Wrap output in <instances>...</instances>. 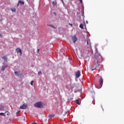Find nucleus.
Returning <instances> with one entry per match:
<instances>
[{
    "instance_id": "f8f14e48",
    "label": "nucleus",
    "mask_w": 124,
    "mask_h": 124,
    "mask_svg": "<svg viewBox=\"0 0 124 124\" xmlns=\"http://www.w3.org/2000/svg\"><path fill=\"white\" fill-rule=\"evenodd\" d=\"M11 10L13 13H15L16 11V9L15 8H11Z\"/></svg>"
},
{
    "instance_id": "5701e85b",
    "label": "nucleus",
    "mask_w": 124,
    "mask_h": 124,
    "mask_svg": "<svg viewBox=\"0 0 124 124\" xmlns=\"http://www.w3.org/2000/svg\"><path fill=\"white\" fill-rule=\"evenodd\" d=\"M79 2H80L81 4L82 3V0H79Z\"/></svg>"
},
{
    "instance_id": "cd10ccee",
    "label": "nucleus",
    "mask_w": 124,
    "mask_h": 124,
    "mask_svg": "<svg viewBox=\"0 0 124 124\" xmlns=\"http://www.w3.org/2000/svg\"><path fill=\"white\" fill-rule=\"evenodd\" d=\"M0 37H2V35L0 34Z\"/></svg>"
},
{
    "instance_id": "b1692460",
    "label": "nucleus",
    "mask_w": 124,
    "mask_h": 124,
    "mask_svg": "<svg viewBox=\"0 0 124 124\" xmlns=\"http://www.w3.org/2000/svg\"><path fill=\"white\" fill-rule=\"evenodd\" d=\"M52 4H53L54 5H56L55 2H52Z\"/></svg>"
},
{
    "instance_id": "bb28decb",
    "label": "nucleus",
    "mask_w": 124,
    "mask_h": 124,
    "mask_svg": "<svg viewBox=\"0 0 124 124\" xmlns=\"http://www.w3.org/2000/svg\"><path fill=\"white\" fill-rule=\"evenodd\" d=\"M69 25L71 26V27H73V24L69 23Z\"/></svg>"
},
{
    "instance_id": "ddd939ff",
    "label": "nucleus",
    "mask_w": 124,
    "mask_h": 124,
    "mask_svg": "<svg viewBox=\"0 0 124 124\" xmlns=\"http://www.w3.org/2000/svg\"><path fill=\"white\" fill-rule=\"evenodd\" d=\"M15 75L17 77H21V75H19L18 72H15Z\"/></svg>"
},
{
    "instance_id": "0eeeda50",
    "label": "nucleus",
    "mask_w": 124,
    "mask_h": 124,
    "mask_svg": "<svg viewBox=\"0 0 124 124\" xmlns=\"http://www.w3.org/2000/svg\"><path fill=\"white\" fill-rule=\"evenodd\" d=\"M16 51H17V53H20V55H22V50L20 48H16Z\"/></svg>"
},
{
    "instance_id": "7c9ffc66",
    "label": "nucleus",
    "mask_w": 124,
    "mask_h": 124,
    "mask_svg": "<svg viewBox=\"0 0 124 124\" xmlns=\"http://www.w3.org/2000/svg\"><path fill=\"white\" fill-rule=\"evenodd\" d=\"M1 21V20H0V21Z\"/></svg>"
},
{
    "instance_id": "20e7f679",
    "label": "nucleus",
    "mask_w": 124,
    "mask_h": 124,
    "mask_svg": "<svg viewBox=\"0 0 124 124\" xmlns=\"http://www.w3.org/2000/svg\"><path fill=\"white\" fill-rule=\"evenodd\" d=\"M72 38L73 43L76 44V41H78V38L75 35L72 36Z\"/></svg>"
},
{
    "instance_id": "7ed1b4c3",
    "label": "nucleus",
    "mask_w": 124,
    "mask_h": 124,
    "mask_svg": "<svg viewBox=\"0 0 124 124\" xmlns=\"http://www.w3.org/2000/svg\"><path fill=\"white\" fill-rule=\"evenodd\" d=\"M86 43L87 44V46H87V48H91L92 46H91V40H89V39H87V40H86Z\"/></svg>"
},
{
    "instance_id": "39448f33",
    "label": "nucleus",
    "mask_w": 124,
    "mask_h": 124,
    "mask_svg": "<svg viewBox=\"0 0 124 124\" xmlns=\"http://www.w3.org/2000/svg\"><path fill=\"white\" fill-rule=\"evenodd\" d=\"M28 108V106L26 104H23L22 106L20 107V109H26Z\"/></svg>"
},
{
    "instance_id": "393cba45",
    "label": "nucleus",
    "mask_w": 124,
    "mask_h": 124,
    "mask_svg": "<svg viewBox=\"0 0 124 124\" xmlns=\"http://www.w3.org/2000/svg\"><path fill=\"white\" fill-rule=\"evenodd\" d=\"M39 51H40V49H37V53H38V54H39Z\"/></svg>"
},
{
    "instance_id": "9b49d317",
    "label": "nucleus",
    "mask_w": 124,
    "mask_h": 124,
    "mask_svg": "<svg viewBox=\"0 0 124 124\" xmlns=\"http://www.w3.org/2000/svg\"><path fill=\"white\" fill-rule=\"evenodd\" d=\"M103 80L102 78L99 79V85L101 86L103 85Z\"/></svg>"
},
{
    "instance_id": "dca6fc26",
    "label": "nucleus",
    "mask_w": 124,
    "mask_h": 124,
    "mask_svg": "<svg viewBox=\"0 0 124 124\" xmlns=\"http://www.w3.org/2000/svg\"><path fill=\"white\" fill-rule=\"evenodd\" d=\"M79 28L81 29H84V25L83 24H80L79 25Z\"/></svg>"
},
{
    "instance_id": "412c9836",
    "label": "nucleus",
    "mask_w": 124,
    "mask_h": 124,
    "mask_svg": "<svg viewBox=\"0 0 124 124\" xmlns=\"http://www.w3.org/2000/svg\"><path fill=\"white\" fill-rule=\"evenodd\" d=\"M42 75V72H38V75L40 76Z\"/></svg>"
},
{
    "instance_id": "1a4fd4ad",
    "label": "nucleus",
    "mask_w": 124,
    "mask_h": 124,
    "mask_svg": "<svg viewBox=\"0 0 124 124\" xmlns=\"http://www.w3.org/2000/svg\"><path fill=\"white\" fill-rule=\"evenodd\" d=\"M19 4H20V5H24V2H23V1H22L21 0H19V1H18V3H17V7L19 6Z\"/></svg>"
},
{
    "instance_id": "a878e982",
    "label": "nucleus",
    "mask_w": 124,
    "mask_h": 124,
    "mask_svg": "<svg viewBox=\"0 0 124 124\" xmlns=\"http://www.w3.org/2000/svg\"><path fill=\"white\" fill-rule=\"evenodd\" d=\"M20 113V111L19 110H18L17 112V113H16V114H19Z\"/></svg>"
},
{
    "instance_id": "4be33fe9",
    "label": "nucleus",
    "mask_w": 124,
    "mask_h": 124,
    "mask_svg": "<svg viewBox=\"0 0 124 124\" xmlns=\"http://www.w3.org/2000/svg\"><path fill=\"white\" fill-rule=\"evenodd\" d=\"M33 80L31 81V86H33Z\"/></svg>"
},
{
    "instance_id": "4468645a",
    "label": "nucleus",
    "mask_w": 124,
    "mask_h": 124,
    "mask_svg": "<svg viewBox=\"0 0 124 124\" xmlns=\"http://www.w3.org/2000/svg\"><path fill=\"white\" fill-rule=\"evenodd\" d=\"M4 110V106L0 105V110Z\"/></svg>"
},
{
    "instance_id": "a211bd4d",
    "label": "nucleus",
    "mask_w": 124,
    "mask_h": 124,
    "mask_svg": "<svg viewBox=\"0 0 124 124\" xmlns=\"http://www.w3.org/2000/svg\"><path fill=\"white\" fill-rule=\"evenodd\" d=\"M48 117L50 118H52L54 117V115H52V114H49V116H48Z\"/></svg>"
},
{
    "instance_id": "c85d7f7f",
    "label": "nucleus",
    "mask_w": 124,
    "mask_h": 124,
    "mask_svg": "<svg viewBox=\"0 0 124 124\" xmlns=\"http://www.w3.org/2000/svg\"><path fill=\"white\" fill-rule=\"evenodd\" d=\"M61 1H62V2H63V0H61Z\"/></svg>"
},
{
    "instance_id": "2eb2a0df",
    "label": "nucleus",
    "mask_w": 124,
    "mask_h": 124,
    "mask_svg": "<svg viewBox=\"0 0 124 124\" xmlns=\"http://www.w3.org/2000/svg\"><path fill=\"white\" fill-rule=\"evenodd\" d=\"M9 114L10 113L8 111L5 112V113H4L5 116L4 117H5L6 116H8Z\"/></svg>"
},
{
    "instance_id": "c756f323",
    "label": "nucleus",
    "mask_w": 124,
    "mask_h": 124,
    "mask_svg": "<svg viewBox=\"0 0 124 124\" xmlns=\"http://www.w3.org/2000/svg\"><path fill=\"white\" fill-rule=\"evenodd\" d=\"M81 99H83V98H82V97H81Z\"/></svg>"
},
{
    "instance_id": "f257e3e1",
    "label": "nucleus",
    "mask_w": 124,
    "mask_h": 124,
    "mask_svg": "<svg viewBox=\"0 0 124 124\" xmlns=\"http://www.w3.org/2000/svg\"><path fill=\"white\" fill-rule=\"evenodd\" d=\"M94 57L95 58H94V62H95V64L98 65H100V63L102 59V57L99 54L97 53H96L95 54Z\"/></svg>"
},
{
    "instance_id": "9d476101",
    "label": "nucleus",
    "mask_w": 124,
    "mask_h": 124,
    "mask_svg": "<svg viewBox=\"0 0 124 124\" xmlns=\"http://www.w3.org/2000/svg\"><path fill=\"white\" fill-rule=\"evenodd\" d=\"M2 60H3L4 61L7 62L8 59H7V58L6 57V56L2 57Z\"/></svg>"
},
{
    "instance_id": "f03ea898",
    "label": "nucleus",
    "mask_w": 124,
    "mask_h": 124,
    "mask_svg": "<svg viewBox=\"0 0 124 124\" xmlns=\"http://www.w3.org/2000/svg\"><path fill=\"white\" fill-rule=\"evenodd\" d=\"M34 106L38 108H42L43 107V106H42V102H37L34 105Z\"/></svg>"
},
{
    "instance_id": "423d86ee",
    "label": "nucleus",
    "mask_w": 124,
    "mask_h": 124,
    "mask_svg": "<svg viewBox=\"0 0 124 124\" xmlns=\"http://www.w3.org/2000/svg\"><path fill=\"white\" fill-rule=\"evenodd\" d=\"M76 77L77 78H78L80 77V72L79 70L77 71L76 73Z\"/></svg>"
},
{
    "instance_id": "6ab92c4d",
    "label": "nucleus",
    "mask_w": 124,
    "mask_h": 124,
    "mask_svg": "<svg viewBox=\"0 0 124 124\" xmlns=\"http://www.w3.org/2000/svg\"><path fill=\"white\" fill-rule=\"evenodd\" d=\"M49 27H52V28L55 29V26H53V25H49Z\"/></svg>"
},
{
    "instance_id": "aec40b11",
    "label": "nucleus",
    "mask_w": 124,
    "mask_h": 124,
    "mask_svg": "<svg viewBox=\"0 0 124 124\" xmlns=\"http://www.w3.org/2000/svg\"><path fill=\"white\" fill-rule=\"evenodd\" d=\"M5 116V115H4V113H3V112H1V113H0V116Z\"/></svg>"
},
{
    "instance_id": "6e6552de",
    "label": "nucleus",
    "mask_w": 124,
    "mask_h": 124,
    "mask_svg": "<svg viewBox=\"0 0 124 124\" xmlns=\"http://www.w3.org/2000/svg\"><path fill=\"white\" fill-rule=\"evenodd\" d=\"M8 66V65H5L2 66L1 67V71H4V70H5L6 68H7Z\"/></svg>"
},
{
    "instance_id": "f3484780",
    "label": "nucleus",
    "mask_w": 124,
    "mask_h": 124,
    "mask_svg": "<svg viewBox=\"0 0 124 124\" xmlns=\"http://www.w3.org/2000/svg\"><path fill=\"white\" fill-rule=\"evenodd\" d=\"M76 103H77V104L80 105V102H79V101H78V100H76Z\"/></svg>"
}]
</instances>
